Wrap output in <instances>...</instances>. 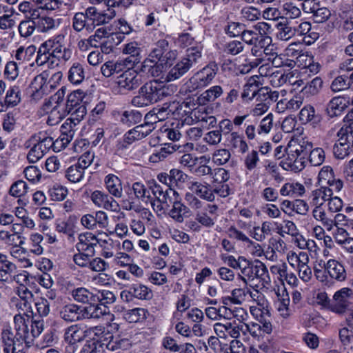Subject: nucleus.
Returning a JSON list of instances; mask_svg holds the SVG:
<instances>
[{"mask_svg": "<svg viewBox=\"0 0 353 353\" xmlns=\"http://www.w3.org/2000/svg\"><path fill=\"white\" fill-rule=\"evenodd\" d=\"M14 331L10 325L2 329L1 336L4 353H25L29 346L31 337L39 336L44 329V321L33 318L31 321V332H29L30 316L18 314L14 316Z\"/></svg>", "mask_w": 353, "mask_h": 353, "instance_id": "1", "label": "nucleus"}, {"mask_svg": "<svg viewBox=\"0 0 353 353\" xmlns=\"http://www.w3.org/2000/svg\"><path fill=\"white\" fill-rule=\"evenodd\" d=\"M63 97L64 90L61 89L45 103V110L49 114L47 121L48 125L57 124L67 115L63 104Z\"/></svg>", "mask_w": 353, "mask_h": 353, "instance_id": "2", "label": "nucleus"}, {"mask_svg": "<svg viewBox=\"0 0 353 353\" xmlns=\"http://www.w3.org/2000/svg\"><path fill=\"white\" fill-rule=\"evenodd\" d=\"M83 92L77 90L68 95L67 101L63 104L67 114L72 119L81 121L86 114L87 110L85 102L83 101Z\"/></svg>", "mask_w": 353, "mask_h": 353, "instance_id": "3", "label": "nucleus"}, {"mask_svg": "<svg viewBox=\"0 0 353 353\" xmlns=\"http://www.w3.org/2000/svg\"><path fill=\"white\" fill-rule=\"evenodd\" d=\"M219 67L215 62H210L201 70L196 72L189 80L192 90L208 86L215 77Z\"/></svg>", "mask_w": 353, "mask_h": 353, "instance_id": "4", "label": "nucleus"}, {"mask_svg": "<svg viewBox=\"0 0 353 353\" xmlns=\"http://www.w3.org/2000/svg\"><path fill=\"white\" fill-rule=\"evenodd\" d=\"M85 334L86 338L89 339H94L98 342H101V347L103 349V346L105 345L106 348L114 351L117 349L121 347V344L123 341L117 342V341L110 340L108 343H105L109 338H112V336L110 333L105 332V327L102 325H97L94 327H90L88 328L85 327Z\"/></svg>", "mask_w": 353, "mask_h": 353, "instance_id": "5", "label": "nucleus"}, {"mask_svg": "<svg viewBox=\"0 0 353 353\" xmlns=\"http://www.w3.org/2000/svg\"><path fill=\"white\" fill-rule=\"evenodd\" d=\"M352 294V290L347 288L336 292L330 304V310L339 314H343L347 310H352L353 308Z\"/></svg>", "mask_w": 353, "mask_h": 353, "instance_id": "6", "label": "nucleus"}, {"mask_svg": "<svg viewBox=\"0 0 353 353\" xmlns=\"http://www.w3.org/2000/svg\"><path fill=\"white\" fill-rule=\"evenodd\" d=\"M143 82L142 75L137 70H127L117 79L120 92L126 93L137 89Z\"/></svg>", "mask_w": 353, "mask_h": 353, "instance_id": "7", "label": "nucleus"}, {"mask_svg": "<svg viewBox=\"0 0 353 353\" xmlns=\"http://www.w3.org/2000/svg\"><path fill=\"white\" fill-rule=\"evenodd\" d=\"M139 90L140 93L143 94L150 105L170 94L168 87L161 86L157 81L145 83L140 88Z\"/></svg>", "mask_w": 353, "mask_h": 353, "instance_id": "8", "label": "nucleus"}, {"mask_svg": "<svg viewBox=\"0 0 353 353\" xmlns=\"http://www.w3.org/2000/svg\"><path fill=\"white\" fill-rule=\"evenodd\" d=\"M48 77L49 72L45 70L37 75L32 81L30 87L34 99L39 100L41 99L56 87L54 84L49 85V83H48Z\"/></svg>", "mask_w": 353, "mask_h": 353, "instance_id": "9", "label": "nucleus"}, {"mask_svg": "<svg viewBox=\"0 0 353 353\" xmlns=\"http://www.w3.org/2000/svg\"><path fill=\"white\" fill-rule=\"evenodd\" d=\"M48 41L51 46V53H52L54 59L65 63L71 58L72 52L71 49L65 46L63 34H58L53 39H48Z\"/></svg>", "mask_w": 353, "mask_h": 353, "instance_id": "10", "label": "nucleus"}, {"mask_svg": "<svg viewBox=\"0 0 353 353\" xmlns=\"http://www.w3.org/2000/svg\"><path fill=\"white\" fill-rule=\"evenodd\" d=\"M218 206L215 204H206L203 209L195 214V220L203 227L211 228L214 226L218 217Z\"/></svg>", "mask_w": 353, "mask_h": 353, "instance_id": "11", "label": "nucleus"}, {"mask_svg": "<svg viewBox=\"0 0 353 353\" xmlns=\"http://www.w3.org/2000/svg\"><path fill=\"white\" fill-rule=\"evenodd\" d=\"M72 27L77 32H81L83 30L90 32L94 30V26L91 23V14L89 12L88 8L84 12H78L74 14L72 18Z\"/></svg>", "mask_w": 353, "mask_h": 353, "instance_id": "12", "label": "nucleus"}, {"mask_svg": "<svg viewBox=\"0 0 353 353\" xmlns=\"http://www.w3.org/2000/svg\"><path fill=\"white\" fill-rule=\"evenodd\" d=\"M90 198L93 203L99 208L113 212H117L119 209V205L116 200L112 196L102 191H94Z\"/></svg>", "mask_w": 353, "mask_h": 353, "instance_id": "13", "label": "nucleus"}, {"mask_svg": "<svg viewBox=\"0 0 353 353\" xmlns=\"http://www.w3.org/2000/svg\"><path fill=\"white\" fill-rule=\"evenodd\" d=\"M21 101V91L19 85L9 87L5 97H0V112H4L8 108L17 106Z\"/></svg>", "mask_w": 353, "mask_h": 353, "instance_id": "14", "label": "nucleus"}, {"mask_svg": "<svg viewBox=\"0 0 353 353\" xmlns=\"http://www.w3.org/2000/svg\"><path fill=\"white\" fill-rule=\"evenodd\" d=\"M79 242L76 244V248L79 252H83L95 254V248L99 243L97 236L91 232L81 233L78 236Z\"/></svg>", "mask_w": 353, "mask_h": 353, "instance_id": "15", "label": "nucleus"}, {"mask_svg": "<svg viewBox=\"0 0 353 353\" xmlns=\"http://www.w3.org/2000/svg\"><path fill=\"white\" fill-rule=\"evenodd\" d=\"M32 19L35 21L37 31L41 33L48 32L59 25L58 20L47 15H40L37 10L32 12Z\"/></svg>", "mask_w": 353, "mask_h": 353, "instance_id": "16", "label": "nucleus"}, {"mask_svg": "<svg viewBox=\"0 0 353 353\" xmlns=\"http://www.w3.org/2000/svg\"><path fill=\"white\" fill-rule=\"evenodd\" d=\"M174 200L170 201L172 206L168 214L174 221L181 223L185 218L191 215V210L188 206L185 205L179 199V196H174Z\"/></svg>", "mask_w": 353, "mask_h": 353, "instance_id": "17", "label": "nucleus"}, {"mask_svg": "<svg viewBox=\"0 0 353 353\" xmlns=\"http://www.w3.org/2000/svg\"><path fill=\"white\" fill-rule=\"evenodd\" d=\"M86 338L85 327L81 324H73L63 331L64 341L71 345L82 342Z\"/></svg>", "mask_w": 353, "mask_h": 353, "instance_id": "18", "label": "nucleus"}, {"mask_svg": "<svg viewBox=\"0 0 353 353\" xmlns=\"http://www.w3.org/2000/svg\"><path fill=\"white\" fill-rule=\"evenodd\" d=\"M85 307L81 306L82 320L99 319L103 316L110 313L108 307L103 304L95 303V302L89 303Z\"/></svg>", "mask_w": 353, "mask_h": 353, "instance_id": "19", "label": "nucleus"}, {"mask_svg": "<svg viewBox=\"0 0 353 353\" xmlns=\"http://www.w3.org/2000/svg\"><path fill=\"white\" fill-rule=\"evenodd\" d=\"M149 189L152 191L154 198L157 199L158 201L161 202L165 203V207H168L169 201H171V194L173 196H179V194L172 188H166L164 190L163 188L154 180L149 182Z\"/></svg>", "mask_w": 353, "mask_h": 353, "instance_id": "20", "label": "nucleus"}, {"mask_svg": "<svg viewBox=\"0 0 353 353\" xmlns=\"http://www.w3.org/2000/svg\"><path fill=\"white\" fill-rule=\"evenodd\" d=\"M337 135L339 139L334 145L333 153L336 158L343 159L353 152L352 143L349 141L346 135L340 134L339 131Z\"/></svg>", "mask_w": 353, "mask_h": 353, "instance_id": "21", "label": "nucleus"}, {"mask_svg": "<svg viewBox=\"0 0 353 353\" xmlns=\"http://www.w3.org/2000/svg\"><path fill=\"white\" fill-rule=\"evenodd\" d=\"M60 318L65 322H77L82 321L81 306L74 303L63 305L59 310Z\"/></svg>", "mask_w": 353, "mask_h": 353, "instance_id": "22", "label": "nucleus"}, {"mask_svg": "<svg viewBox=\"0 0 353 353\" xmlns=\"http://www.w3.org/2000/svg\"><path fill=\"white\" fill-rule=\"evenodd\" d=\"M189 189L201 199L208 202H213L215 200V195L213 194V188L208 183L199 181L192 182Z\"/></svg>", "mask_w": 353, "mask_h": 353, "instance_id": "23", "label": "nucleus"}, {"mask_svg": "<svg viewBox=\"0 0 353 353\" xmlns=\"http://www.w3.org/2000/svg\"><path fill=\"white\" fill-rule=\"evenodd\" d=\"M88 8L89 12L91 14V23L94 28L96 26L109 23L116 14L115 10L113 8H108L105 12H99L94 6H90Z\"/></svg>", "mask_w": 353, "mask_h": 353, "instance_id": "24", "label": "nucleus"}, {"mask_svg": "<svg viewBox=\"0 0 353 353\" xmlns=\"http://www.w3.org/2000/svg\"><path fill=\"white\" fill-rule=\"evenodd\" d=\"M239 260H242L243 263L239 268L240 272L237 275V279L242 281L244 285H248L254 280V263L243 256H239Z\"/></svg>", "mask_w": 353, "mask_h": 353, "instance_id": "25", "label": "nucleus"}, {"mask_svg": "<svg viewBox=\"0 0 353 353\" xmlns=\"http://www.w3.org/2000/svg\"><path fill=\"white\" fill-rule=\"evenodd\" d=\"M348 102L345 98L335 97L327 105L326 112L330 117L341 115L347 108Z\"/></svg>", "mask_w": 353, "mask_h": 353, "instance_id": "26", "label": "nucleus"}, {"mask_svg": "<svg viewBox=\"0 0 353 353\" xmlns=\"http://www.w3.org/2000/svg\"><path fill=\"white\" fill-rule=\"evenodd\" d=\"M163 69L162 64L148 57L141 63L139 71L147 77H158L163 73Z\"/></svg>", "mask_w": 353, "mask_h": 353, "instance_id": "27", "label": "nucleus"}, {"mask_svg": "<svg viewBox=\"0 0 353 353\" xmlns=\"http://www.w3.org/2000/svg\"><path fill=\"white\" fill-rule=\"evenodd\" d=\"M50 43L48 40L43 43L37 51V55L35 62L38 66H42L45 64L52 65L54 63L52 53H51Z\"/></svg>", "mask_w": 353, "mask_h": 353, "instance_id": "28", "label": "nucleus"}, {"mask_svg": "<svg viewBox=\"0 0 353 353\" xmlns=\"http://www.w3.org/2000/svg\"><path fill=\"white\" fill-rule=\"evenodd\" d=\"M332 194V189L329 187L321 186L312 192L310 195L311 203L315 206L314 208L322 207L325 201H328Z\"/></svg>", "mask_w": 353, "mask_h": 353, "instance_id": "29", "label": "nucleus"}, {"mask_svg": "<svg viewBox=\"0 0 353 353\" xmlns=\"http://www.w3.org/2000/svg\"><path fill=\"white\" fill-rule=\"evenodd\" d=\"M326 273L332 279L339 281H343L346 279V272L343 265L334 259H330L326 263Z\"/></svg>", "mask_w": 353, "mask_h": 353, "instance_id": "30", "label": "nucleus"}, {"mask_svg": "<svg viewBox=\"0 0 353 353\" xmlns=\"http://www.w3.org/2000/svg\"><path fill=\"white\" fill-rule=\"evenodd\" d=\"M104 182L106 189L111 195L117 199L122 196V183L117 176L109 174L105 177Z\"/></svg>", "mask_w": 353, "mask_h": 353, "instance_id": "31", "label": "nucleus"}, {"mask_svg": "<svg viewBox=\"0 0 353 353\" xmlns=\"http://www.w3.org/2000/svg\"><path fill=\"white\" fill-rule=\"evenodd\" d=\"M242 40L248 45L253 46L252 48V54L254 56H260L261 51L258 49V46H263L260 39L256 34V31L252 30H245L241 32Z\"/></svg>", "mask_w": 353, "mask_h": 353, "instance_id": "32", "label": "nucleus"}, {"mask_svg": "<svg viewBox=\"0 0 353 353\" xmlns=\"http://www.w3.org/2000/svg\"><path fill=\"white\" fill-rule=\"evenodd\" d=\"M191 64L183 58L170 69L166 75L165 81H172L183 77L191 68Z\"/></svg>", "mask_w": 353, "mask_h": 353, "instance_id": "33", "label": "nucleus"}, {"mask_svg": "<svg viewBox=\"0 0 353 353\" xmlns=\"http://www.w3.org/2000/svg\"><path fill=\"white\" fill-rule=\"evenodd\" d=\"M223 93V89L220 85L211 86L208 90H205L199 97L198 101L200 104L205 105L208 103L215 101Z\"/></svg>", "mask_w": 353, "mask_h": 353, "instance_id": "34", "label": "nucleus"}, {"mask_svg": "<svg viewBox=\"0 0 353 353\" xmlns=\"http://www.w3.org/2000/svg\"><path fill=\"white\" fill-rule=\"evenodd\" d=\"M230 145L237 150L240 153L244 154L248 150V145L244 137L236 132H231L228 138Z\"/></svg>", "mask_w": 353, "mask_h": 353, "instance_id": "35", "label": "nucleus"}, {"mask_svg": "<svg viewBox=\"0 0 353 353\" xmlns=\"http://www.w3.org/2000/svg\"><path fill=\"white\" fill-rule=\"evenodd\" d=\"M210 158L207 156L196 157L192 154L185 153L180 157L179 163L182 166L185 167L192 171L198 162H210Z\"/></svg>", "mask_w": 353, "mask_h": 353, "instance_id": "36", "label": "nucleus"}, {"mask_svg": "<svg viewBox=\"0 0 353 353\" xmlns=\"http://www.w3.org/2000/svg\"><path fill=\"white\" fill-rule=\"evenodd\" d=\"M312 216L315 220L321 222L323 227L327 231H331L334 228L332 217L329 216L322 207L314 208L312 210Z\"/></svg>", "mask_w": 353, "mask_h": 353, "instance_id": "37", "label": "nucleus"}, {"mask_svg": "<svg viewBox=\"0 0 353 353\" xmlns=\"http://www.w3.org/2000/svg\"><path fill=\"white\" fill-rule=\"evenodd\" d=\"M80 121H77L72 119V117L68 118L65 122L61 125L60 128L61 135L65 141H71L74 137L77 130L76 126Z\"/></svg>", "mask_w": 353, "mask_h": 353, "instance_id": "38", "label": "nucleus"}, {"mask_svg": "<svg viewBox=\"0 0 353 353\" xmlns=\"http://www.w3.org/2000/svg\"><path fill=\"white\" fill-rule=\"evenodd\" d=\"M258 77H251L244 85L243 92L241 94L243 99H252L254 98L259 90V82L258 81Z\"/></svg>", "mask_w": 353, "mask_h": 353, "instance_id": "39", "label": "nucleus"}, {"mask_svg": "<svg viewBox=\"0 0 353 353\" xmlns=\"http://www.w3.org/2000/svg\"><path fill=\"white\" fill-rule=\"evenodd\" d=\"M271 29V26L266 22H259L253 26L254 31H256V34L260 39L262 45L267 46L272 43V38L268 36Z\"/></svg>", "mask_w": 353, "mask_h": 353, "instance_id": "40", "label": "nucleus"}, {"mask_svg": "<svg viewBox=\"0 0 353 353\" xmlns=\"http://www.w3.org/2000/svg\"><path fill=\"white\" fill-rule=\"evenodd\" d=\"M71 295L79 303H89L94 302V294L85 288L81 287L73 290Z\"/></svg>", "mask_w": 353, "mask_h": 353, "instance_id": "41", "label": "nucleus"}, {"mask_svg": "<svg viewBox=\"0 0 353 353\" xmlns=\"http://www.w3.org/2000/svg\"><path fill=\"white\" fill-rule=\"evenodd\" d=\"M181 146L176 143H167L159 151L153 154L150 159L152 162H158L165 159L168 155L179 150Z\"/></svg>", "mask_w": 353, "mask_h": 353, "instance_id": "42", "label": "nucleus"}, {"mask_svg": "<svg viewBox=\"0 0 353 353\" xmlns=\"http://www.w3.org/2000/svg\"><path fill=\"white\" fill-rule=\"evenodd\" d=\"M35 30H37V27L35 21L32 19V13L27 19L21 21L18 26L19 34L24 38H28L32 36Z\"/></svg>", "mask_w": 353, "mask_h": 353, "instance_id": "43", "label": "nucleus"}, {"mask_svg": "<svg viewBox=\"0 0 353 353\" xmlns=\"http://www.w3.org/2000/svg\"><path fill=\"white\" fill-rule=\"evenodd\" d=\"M85 78L84 69L79 63H74L68 72V79L73 84L81 83Z\"/></svg>", "mask_w": 353, "mask_h": 353, "instance_id": "44", "label": "nucleus"}, {"mask_svg": "<svg viewBox=\"0 0 353 353\" xmlns=\"http://www.w3.org/2000/svg\"><path fill=\"white\" fill-rule=\"evenodd\" d=\"M202 48L200 43H196V46L188 48L186 55L183 59L190 63L192 68L201 60Z\"/></svg>", "mask_w": 353, "mask_h": 353, "instance_id": "45", "label": "nucleus"}, {"mask_svg": "<svg viewBox=\"0 0 353 353\" xmlns=\"http://www.w3.org/2000/svg\"><path fill=\"white\" fill-rule=\"evenodd\" d=\"M0 240L6 244L14 247H18L24 243V238L20 234H12L11 232L6 230L0 231Z\"/></svg>", "mask_w": 353, "mask_h": 353, "instance_id": "46", "label": "nucleus"}, {"mask_svg": "<svg viewBox=\"0 0 353 353\" xmlns=\"http://www.w3.org/2000/svg\"><path fill=\"white\" fill-rule=\"evenodd\" d=\"M299 118L302 123L311 121L317 123L320 121L319 117L315 114L314 108L310 105H305L301 110Z\"/></svg>", "mask_w": 353, "mask_h": 353, "instance_id": "47", "label": "nucleus"}, {"mask_svg": "<svg viewBox=\"0 0 353 353\" xmlns=\"http://www.w3.org/2000/svg\"><path fill=\"white\" fill-rule=\"evenodd\" d=\"M144 137L141 136L140 131L137 130V127L136 126L125 134L123 140L118 143V148L119 149L123 150L128 145L132 144L134 141L141 140Z\"/></svg>", "mask_w": 353, "mask_h": 353, "instance_id": "48", "label": "nucleus"}, {"mask_svg": "<svg viewBox=\"0 0 353 353\" xmlns=\"http://www.w3.org/2000/svg\"><path fill=\"white\" fill-rule=\"evenodd\" d=\"M131 288L134 299L150 300L152 298L153 294L152 290L145 285L141 283L132 284Z\"/></svg>", "mask_w": 353, "mask_h": 353, "instance_id": "49", "label": "nucleus"}, {"mask_svg": "<svg viewBox=\"0 0 353 353\" xmlns=\"http://www.w3.org/2000/svg\"><path fill=\"white\" fill-rule=\"evenodd\" d=\"M142 114L137 110H125L120 115V121L128 126L139 123Z\"/></svg>", "mask_w": 353, "mask_h": 353, "instance_id": "50", "label": "nucleus"}, {"mask_svg": "<svg viewBox=\"0 0 353 353\" xmlns=\"http://www.w3.org/2000/svg\"><path fill=\"white\" fill-rule=\"evenodd\" d=\"M29 141L39 142L46 152H48L50 149H52L53 138L48 136L45 132H39L34 134L30 137Z\"/></svg>", "mask_w": 353, "mask_h": 353, "instance_id": "51", "label": "nucleus"}, {"mask_svg": "<svg viewBox=\"0 0 353 353\" xmlns=\"http://www.w3.org/2000/svg\"><path fill=\"white\" fill-rule=\"evenodd\" d=\"M123 64L119 61H108L101 67V72L105 77H110L122 70Z\"/></svg>", "mask_w": 353, "mask_h": 353, "instance_id": "52", "label": "nucleus"}, {"mask_svg": "<svg viewBox=\"0 0 353 353\" xmlns=\"http://www.w3.org/2000/svg\"><path fill=\"white\" fill-rule=\"evenodd\" d=\"M254 279H259L263 282V285H268L270 283V278L268 274V270L266 265L260 261H256L254 263Z\"/></svg>", "mask_w": 353, "mask_h": 353, "instance_id": "53", "label": "nucleus"}, {"mask_svg": "<svg viewBox=\"0 0 353 353\" xmlns=\"http://www.w3.org/2000/svg\"><path fill=\"white\" fill-rule=\"evenodd\" d=\"M278 32L276 37L282 41H288L296 34L295 28L290 26L288 23H279L277 25Z\"/></svg>", "mask_w": 353, "mask_h": 353, "instance_id": "54", "label": "nucleus"}, {"mask_svg": "<svg viewBox=\"0 0 353 353\" xmlns=\"http://www.w3.org/2000/svg\"><path fill=\"white\" fill-rule=\"evenodd\" d=\"M33 146L27 154V159L30 163H36L42 159L47 153L39 142H31Z\"/></svg>", "mask_w": 353, "mask_h": 353, "instance_id": "55", "label": "nucleus"}, {"mask_svg": "<svg viewBox=\"0 0 353 353\" xmlns=\"http://www.w3.org/2000/svg\"><path fill=\"white\" fill-rule=\"evenodd\" d=\"M84 171L77 163L70 165L65 171V177L72 183H78L82 180Z\"/></svg>", "mask_w": 353, "mask_h": 353, "instance_id": "56", "label": "nucleus"}, {"mask_svg": "<svg viewBox=\"0 0 353 353\" xmlns=\"http://www.w3.org/2000/svg\"><path fill=\"white\" fill-rule=\"evenodd\" d=\"M55 230L59 233L67 235L69 239H74V225L71 223L57 220L55 223Z\"/></svg>", "mask_w": 353, "mask_h": 353, "instance_id": "57", "label": "nucleus"}, {"mask_svg": "<svg viewBox=\"0 0 353 353\" xmlns=\"http://www.w3.org/2000/svg\"><path fill=\"white\" fill-rule=\"evenodd\" d=\"M17 294L19 296L20 299L23 301V310L30 309L31 301L32 299L33 294L31 291L24 285H20L17 288Z\"/></svg>", "mask_w": 353, "mask_h": 353, "instance_id": "58", "label": "nucleus"}, {"mask_svg": "<svg viewBox=\"0 0 353 353\" xmlns=\"http://www.w3.org/2000/svg\"><path fill=\"white\" fill-rule=\"evenodd\" d=\"M132 190L134 192L135 197L145 203H148L150 199V195L149 191L145 185L141 182H135L132 185Z\"/></svg>", "mask_w": 353, "mask_h": 353, "instance_id": "59", "label": "nucleus"}, {"mask_svg": "<svg viewBox=\"0 0 353 353\" xmlns=\"http://www.w3.org/2000/svg\"><path fill=\"white\" fill-rule=\"evenodd\" d=\"M164 105H165L170 117L176 119H181L183 113L185 112V110H183V103H180L176 101L165 103Z\"/></svg>", "mask_w": 353, "mask_h": 353, "instance_id": "60", "label": "nucleus"}, {"mask_svg": "<svg viewBox=\"0 0 353 353\" xmlns=\"http://www.w3.org/2000/svg\"><path fill=\"white\" fill-rule=\"evenodd\" d=\"M36 48L34 46H30L28 48L19 47L15 52L14 57L21 64L26 61H29L30 57L34 53Z\"/></svg>", "mask_w": 353, "mask_h": 353, "instance_id": "61", "label": "nucleus"}, {"mask_svg": "<svg viewBox=\"0 0 353 353\" xmlns=\"http://www.w3.org/2000/svg\"><path fill=\"white\" fill-rule=\"evenodd\" d=\"M169 43L165 39L159 40L156 47L152 50L149 54V58L159 61L166 50H168Z\"/></svg>", "mask_w": 353, "mask_h": 353, "instance_id": "62", "label": "nucleus"}, {"mask_svg": "<svg viewBox=\"0 0 353 353\" xmlns=\"http://www.w3.org/2000/svg\"><path fill=\"white\" fill-rule=\"evenodd\" d=\"M231 154L228 149L222 148L216 150L212 154V159L214 164L223 165L230 159Z\"/></svg>", "mask_w": 353, "mask_h": 353, "instance_id": "63", "label": "nucleus"}, {"mask_svg": "<svg viewBox=\"0 0 353 353\" xmlns=\"http://www.w3.org/2000/svg\"><path fill=\"white\" fill-rule=\"evenodd\" d=\"M350 88L347 76L341 74L336 77L332 82L330 88L334 92H340Z\"/></svg>", "mask_w": 353, "mask_h": 353, "instance_id": "64", "label": "nucleus"}]
</instances>
